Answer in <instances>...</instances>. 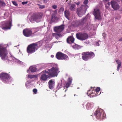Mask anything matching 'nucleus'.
<instances>
[{
  "mask_svg": "<svg viewBox=\"0 0 122 122\" xmlns=\"http://www.w3.org/2000/svg\"><path fill=\"white\" fill-rule=\"evenodd\" d=\"M28 77L30 78V79H32L34 78H37V75H27Z\"/></svg>",
  "mask_w": 122,
  "mask_h": 122,
  "instance_id": "nucleus-33",
  "label": "nucleus"
},
{
  "mask_svg": "<svg viewBox=\"0 0 122 122\" xmlns=\"http://www.w3.org/2000/svg\"><path fill=\"white\" fill-rule=\"evenodd\" d=\"M66 95H65L64 96V97H65V96H66Z\"/></svg>",
  "mask_w": 122,
  "mask_h": 122,
  "instance_id": "nucleus-60",
  "label": "nucleus"
},
{
  "mask_svg": "<svg viewBox=\"0 0 122 122\" xmlns=\"http://www.w3.org/2000/svg\"><path fill=\"white\" fill-rule=\"evenodd\" d=\"M54 80H50L48 82L49 86L50 89H52L54 86Z\"/></svg>",
  "mask_w": 122,
  "mask_h": 122,
  "instance_id": "nucleus-20",
  "label": "nucleus"
},
{
  "mask_svg": "<svg viewBox=\"0 0 122 122\" xmlns=\"http://www.w3.org/2000/svg\"><path fill=\"white\" fill-rule=\"evenodd\" d=\"M43 1L44 2L46 3L49 0H44Z\"/></svg>",
  "mask_w": 122,
  "mask_h": 122,
  "instance_id": "nucleus-46",
  "label": "nucleus"
},
{
  "mask_svg": "<svg viewBox=\"0 0 122 122\" xmlns=\"http://www.w3.org/2000/svg\"><path fill=\"white\" fill-rule=\"evenodd\" d=\"M12 3L15 6H17L18 5V4L15 1H12Z\"/></svg>",
  "mask_w": 122,
  "mask_h": 122,
  "instance_id": "nucleus-39",
  "label": "nucleus"
},
{
  "mask_svg": "<svg viewBox=\"0 0 122 122\" xmlns=\"http://www.w3.org/2000/svg\"><path fill=\"white\" fill-rule=\"evenodd\" d=\"M54 14H52L51 16V21L53 22L55 21L56 19L57 18L56 17L55 15L57 14V12L56 10H54Z\"/></svg>",
  "mask_w": 122,
  "mask_h": 122,
  "instance_id": "nucleus-21",
  "label": "nucleus"
},
{
  "mask_svg": "<svg viewBox=\"0 0 122 122\" xmlns=\"http://www.w3.org/2000/svg\"><path fill=\"white\" fill-rule=\"evenodd\" d=\"M93 14L95 16V19L100 20L101 18V15L99 10L98 9H94Z\"/></svg>",
  "mask_w": 122,
  "mask_h": 122,
  "instance_id": "nucleus-12",
  "label": "nucleus"
},
{
  "mask_svg": "<svg viewBox=\"0 0 122 122\" xmlns=\"http://www.w3.org/2000/svg\"><path fill=\"white\" fill-rule=\"evenodd\" d=\"M70 13L69 10H66L64 11L65 16L66 18L69 20V16L70 15Z\"/></svg>",
  "mask_w": 122,
  "mask_h": 122,
  "instance_id": "nucleus-23",
  "label": "nucleus"
},
{
  "mask_svg": "<svg viewBox=\"0 0 122 122\" xmlns=\"http://www.w3.org/2000/svg\"><path fill=\"white\" fill-rule=\"evenodd\" d=\"M87 7V5H81L80 7L77 8V13L79 16L81 17L85 14Z\"/></svg>",
  "mask_w": 122,
  "mask_h": 122,
  "instance_id": "nucleus-6",
  "label": "nucleus"
},
{
  "mask_svg": "<svg viewBox=\"0 0 122 122\" xmlns=\"http://www.w3.org/2000/svg\"><path fill=\"white\" fill-rule=\"evenodd\" d=\"M74 39L71 36H69L67 39V42L69 44H74Z\"/></svg>",
  "mask_w": 122,
  "mask_h": 122,
  "instance_id": "nucleus-17",
  "label": "nucleus"
},
{
  "mask_svg": "<svg viewBox=\"0 0 122 122\" xmlns=\"http://www.w3.org/2000/svg\"><path fill=\"white\" fill-rule=\"evenodd\" d=\"M5 5L6 4L3 0H0V8L4 7Z\"/></svg>",
  "mask_w": 122,
  "mask_h": 122,
  "instance_id": "nucleus-32",
  "label": "nucleus"
},
{
  "mask_svg": "<svg viewBox=\"0 0 122 122\" xmlns=\"http://www.w3.org/2000/svg\"><path fill=\"white\" fill-rule=\"evenodd\" d=\"M15 61L18 64H21L22 63V62L17 59L16 60V61Z\"/></svg>",
  "mask_w": 122,
  "mask_h": 122,
  "instance_id": "nucleus-37",
  "label": "nucleus"
},
{
  "mask_svg": "<svg viewBox=\"0 0 122 122\" xmlns=\"http://www.w3.org/2000/svg\"><path fill=\"white\" fill-rule=\"evenodd\" d=\"M121 65V64L118 65L117 66L120 67Z\"/></svg>",
  "mask_w": 122,
  "mask_h": 122,
  "instance_id": "nucleus-52",
  "label": "nucleus"
},
{
  "mask_svg": "<svg viewBox=\"0 0 122 122\" xmlns=\"http://www.w3.org/2000/svg\"><path fill=\"white\" fill-rule=\"evenodd\" d=\"M8 52L6 48L5 47L3 44H0V56L1 59L4 61H6V62H9L7 55Z\"/></svg>",
  "mask_w": 122,
  "mask_h": 122,
  "instance_id": "nucleus-2",
  "label": "nucleus"
},
{
  "mask_svg": "<svg viewBox=\"0 0 122 122\" xmlns=\"http://www.w3.org/2000/svg\"><path fill=\"white\" fill-rule=\"evenodd\" d=\"M120 67H118V66H117V71H118L119 70V69L120 68Z\"/></svg>",
  "mask_w": 122,
  "mask_h": 122,
  "instance_id": "nucleus-50",
  "label": "nucleus"
},
{
  "mask_svg": "<svg viewBox=\"0 0 122 122\" xmlns=\"http://www.w3.org/2000/svg\"><path fill=\"white\" fill-rule=\"evenodd\" d=\"M94 115L97 119H102L106 118V115L103 110L101 109H98L96 110L94 113Z\"/></svg>",
  "mask_w": 122,
  "mask_h": 122,
  "instance_id": "nucleus-4",
  "label": "nucleus"
},
{
  "mask_svg": "<svg viewBox=\"0 0 122 122\" xmlns=\"http://www.w3.org/2000/svg\"><path fill=\"white\" fill-rule=\"evenodd\" d=\"M69 9L71 11H74L76 9V5L74 4H71Z\"/></svg>",
  "mask_w": 122,
  "mask_h": 122,
  "instance_id": "nucleus-29",
  "label": "nucleus"
},
{
  "mask_svg": "<svg viewBox=\"0 0 122 122\" xmlns=\"http://www.w3.org/2000/svg\"><path fill=\"white\" fill-rule=\"evenodd\" d=\"M109 0H104L103 2L104 3L106 8L108 9L110 5L109 2Z\"/></svg>",
  "mask_w": 122,
  "mask_h": 122,
  "instance_id": "nucleus-25",
  "label": "nucleus"
},
{
  "mask_svg": "<svg viewBox=\"0 0 122 122\" xmlns=\"http://www.w3.org/2000/svg\"><path fill=\"white\" fill-rule=\"evenodd\" d=\"M61 84H58L57 87V88L58 89H59L61 87Z\"/></svg>",
  "mask_w": 122,
  "mask_h": 122,
  "instance_id": "nucleus-38",
  "label": "nucleus"
},
{
  "mask_svg": "<svg viewBox=\"0 0 122 122\" xmlns=\"http://www.w3.org/2000/svg\"><path fill=\"white\" fill-rule=\"evenodd\" d=\"M87 52L89 59L92 58L94 56L95 54L93 52Z\"/></svg>",
  "mask_w": 122,
  "mask_h": 122,
  "instance_id": "nucleus-27",
  "label": "nucleus"
},
{
  "mask_svg": "<svg viewBox=\"0 0 122 122\" xmlns=\"http://www.w3.org/2000/svg\"><path fill=\"white\" fill-rule=\"evenodd\" d=\"M0 77L2 81L5 83H10L12 80L11 78L9 77L7 73H2L0 74Z\"/></svg>",
  "mask_w": 122,
  "mask_h": 122,
  "instance_id": "nucleus-5",
  "label": "nucleus"
},
{
  "mask_svg": "<svg viewBox=\"0 0 122 122\" xmlns=\"http://www.w3.org/2000/svg\"><path fill=\"white\" fill-rule=\"evenodd\" d=\"M75 4H76L77 5H78L80 4V3L79 2H75Z\"/></svg>",
  "mask_w": 122,
  "mask_h": 122,
  "instance_id": "nucleus-47",
  "label": "nucleus"
},
{
  "mask_svg": "<svg viewBox=\"0 0 122 122\" xmlns=\"http://www.w3.org/2000/svg\"><path fill=\"white\" fill-rule=\"evenodd\" d=\"M88 0H85L84 2V4L85 5H86L88 3Z\"/></svg>",
  "mask_w": 122,
  "mask_h": 122,
  "instance_id": "nucleus-42",
  "label": "nucleus"
},
{
  "mask_svg": "<svg viewBox=\"0 0 122 122\" xmlns=\"http://www.w3.org/2000/svg\"><path fill=\"white\" fill-rule=\"evenodd\" d=\"M119 40L120 41H122V37L120 38Z\"/></svg>",
  "mask_w": 122,
  "mask_h": 122,
  "instance_id": "nucleus-49",
  "label": "nucleus"
},
{
  "mask_svg": "<svg viewBox=\"0 0 122 122\" xmlns=\"http://www.w3.org/2000/svg\"><path fill=\"white\" fill-rule=\"evenodd\" d=\"M100 90V88L99 87H97L95 91L93 90H89L88 91L87 94L90 97H93L97 96V95H99L101 93L98 94V92Z\"/></svg>",
  "mask_w": 122,
  "mask_h": 122,
  "instance_id": "nucleus-9",
  "label": "nucleus"
},
{
  "mask_svg": "<svg viewBox=\"0 0 122 122\" xmlns=\"http://www.w3.org/2000/svg\"><path fill=\"white\" fill-rule=\"evenodd\" d=\"M116 62L118 64V65L121 64L120 61L118 60H117L116 61Z\"/></svg>",
  "mask_w": 122,
  "mask_h": 122,
  "instance_id": "nucleus-43",
  "label": "nucleus"
},
{
  "mask_svg": "<svg viewBox=\"0 0 122 122\" xmlns=\"http://www.w3.org/2000/svg\"><path fill=\"white\" fill-rule=\"evenodd\" d=\"M41 17V15L40 14H34L31 16L29 20L32 23H34L35 21L37 22H39L40 21Z\"/></svg>",
  "mask_w": 122,
  "mask_h": 122,
  "instance_id": "nucleus-7",
  "label": "nucleus"
},
{
  "mask_svg": "<svg viewBox=\"0 0 122 122\" xmlns=\"http://www.w3.org/2000/svg\"><path fill=\"white\" fill-rule=\"evenodd\" d=\"M24 35L26 37H29L31 36L32 32L31 30L28 29H24L23 31Z\"/></svg>",
  "mask_w": 122,
  "mask_h": 122,
  "instance_id": "nucleus-15",
  "label": "nucleus"
},
{
  "mask_svg": "<svg viewBox=\"0 0 122 122\" xmlns=\"http://www.w3.org/2000/svg\"><path fill=\"white\" fill-rule=\"evenodd\" d=\"M31 85L32 86L33 84L30 81H27L25 83V86L26 88L27 89L30 88Z\"/></svg>",
  "mask_w": 122,
  "mask_h": 122,
  "instance_id": "nucleus-28",
  "label": "nucleus"
},
{
  "mask_svg": "<svg viewBox=\"0 0 122 122\" xmlns=\"http://www.w3.org/2000/svg\"><path fill=\"white\" fill-rule=\"evenodd\" d=\"M111 4L112 8L115 10H117L120 8V6L119 4L114 0L111 1Z\"/></svg>",
  "mask_w": 122,
  "mask_h": 122,
  "instance_id": "nucleus-13",
  "label": "nucleus"
},
{
  "mask_svg": "<svg viewBox=\"0 0 122 122\" xmlns=\"http://www.w3.org/2000/svg\"><path fill=\"white\" fill-rule=\"evenodd\" d=\"M101 43V41H100L96 42V44H95V45L96 46H99L100 45V43Z\"/></svg>",
  "mask_w": 122,
  "mask_h": 122,
  "instance_id": "nucleus-35",
  "label": "nucleus"
},
{
  "mask_svg": "<svg viewBox=\"0 0 122 122\" xmlns=\"http://www.w3.org/2000/svg\"><path fill=\"white\" fill-rule=\"evenodd\" d=\"M67 3L68 5H70L71 4V2L70 1V2H68Z\"/></svg>",
  "mask_w": 122,
  "mask_h": 122,
  "instance_id": "nucleus-53",
  "label": "nucleus"
},
{
  "mask_svg": "<svg viewBox=\"0 0 122 122\" xmlns=\"http://www.w3.org/2000/svg\"><path fill=\"white\" fill-rule=\"evenodd\" d=\"M72 79L71 77H70L68 78V81L66 83L65 86H64V89H65V87L67 88L69 87L72 82Z\"/></svg>",
  "mask_w": 122,
  "mask_h": 122,
  "instance_id": "nucleus-19",
  "label": "nucleus"
},
{
  "mask_svg": "<svg viewBox=\"0 0 122 122\" xmlns=\"http://www.w3.org/2000/svg\"><path fill=\"white\" fill-rule=\"evenodd\" d=\"M87 20V17H86L83 19L79 20H76L73 22L72 23V25L74 27H76L79 25H83L84 27L83 29L86 30L88 29V26L85 23Z\"/></svg>",
  "mask_w": 122,
  "mask_h": 122,
  "instance_id": "nucleus-3",
  "label": "nucleus"
},
{
  "mask_svg": "<svg viewBox=\"0 0 122 122\" xmlns=\"http://www.w3.org/2000/svg\"><path fill=\"white\" fill-rule=\"evenodd\" d=\"M29 70L32 72H35L36 71L37 69L35 66H31L29 68V70H27V71L28 73H29Z\"/></svg>",
  "mask_w": 122,
  "mask_h": 122,
  "instance_id": "nucleus-22",
  "label": "nucleus"
},
{
  "mask_svg": "<svg viewBox=\"0 0 122 122\" xmlns=\"http://www.w3.org/2000/svg\"><path fill=\"white\" fill-rule=\"evenodd\" d=\"M120 67H118V66H117V71H118L119 70V69L120 68Z\"/></svg>",
  "mask_w": 122,
  "mask_h": 122,
  "instance_id": "nucleus-51",
  "label": "nucleus"
},
{
  "mask_svg": "<svg viewBox=\"0 0 122 122\" xmlns=\"http://www.w3.org/2000/svg\"><path fill=\"white\" fill-rule=\"evenodd\" d=\"M61 34H56L52 33V36L55 37L56 39H58L61 36Z\"/></svg>",
  "mask_w": 122,
  "mask_h": 122,
  "instance_id": "nucleus-30",
  "label": "nucleus"
},
{
  "mask_svg": "<svg viewBox=\"0 0 122 122\" xmlns=\"http://www.w3.org/2000/svg\"><path fill=\"white\" fill-rule=\"evenodd\" d=\"M39 6V7L41 9H43L45 7V6L44 5H40L39 4L38 5Z\"/></svg>",
  "mask_w": 122,
  "mask_h": 122,
  "instance_id": "nucleus-36",
  "label": "nucleus"
},
{
  "mask_svg": "<svg viewBox=\"0 0 122 122\" xmlns=\"http://www.w3.org/2000/svg\"><path fill=\"white\" fill-rule=\"evenodd\" d=\"M55 31L56 33H60L62 32L64 29V25H61L59 26H56L54 27Z\"/></svg>",
  "mask_w": 122,
  "mask_h": 122,
  "instance_id": "nucleus-14",
  "label": "nucleus"
},
{
  "mask_svg": "<svg viewBox=\"0 0 122 122\" xmlns=\"http://www.w3.org/2000/svg\"><path fill=\"white\" fill-rule=\"evenodd\" d=\"M37 45L36 43H33L29 45L27 47V51L28 53H31L35 52L36 49L37 50Z\"/></svg>",
  "mask_w": 122,
  "mask_h": 122,
  "instance_id": "nucleus-10",
  "label": "nucleus"
},
{
  "mask_svg": "<svg viewBox=\"0 0 122 122\" xmlns=\"http://www.w3.org/2000/svg\"><path fill=\"white\" fill-rule=\"evenodd\" d=\"M46 13L49 12L50 13V11L49 10H47V11H46Z\"/></svg>",
  "mask_w": 122,
  "mask_h": 122,
  "instance_id": "nucleus-48",
  "label": "nucleus"
},
{
  "mask_svg": "<svg viewBox=\"0 0 122 122\" xmlns=\"http://www.w3.org/2000/svg\"><path fill=\"white\" fill-rule=\"evenodd\" d=\"M67 90V89H66V90H65V92H66V91Z\"/></svg>",
  "mask_w": 122,
  "mask_h": 122,
  "instance_id": "nucleus-59",
  "label": "nucleus"
},
{
  "mask_svg": "<svg viewBox=\"0 0 122 122\" xmlns=\"http://www.w3.org/2000/svg\"><path fill=\"white\" fill-rule=\"evenodd\" d=\"M68 1V0H66V2H67Z\"/></svg>",
  "mask_w": 122,
  "mask_h": 122,
  "instance_id": "nucleus-56",
  "label": "nucleus"
},
{
  "mask_svg": "<svg viewBox=\"0 0 122 122\" xmlns=\"http://www.w3.org/2000/svg\"><path fill=\"white\" fill-rule=\"evenodd\" d=\"M118 2H119L120 0H121L122 2V0H117Z\"/></svg>",
  "mask_w": 122,
  "mask_h": 122,
  "instance_id": "nucleus-55",
  "label": "nucleus"
},
{
  "mask_svg": "<svg viewBox=\"0 0 122 122\" xmlns=\"http://www.w3.org/2000/svg\"><path fill=\"white\" fill-rule=\"evenodd\" d=\"M71 46L73 48L75 49H80L82 47L81 46H80L77 44H76L75 43H74V44H72Z\"/></svg>",
  "mask_w": 122,
  "mask_h": 122,
  "instance_id": "nucleus-26",
  "label": "nucleus"
},
{
  "mask_svg": "<svg viewBox=\"0 0 122 122\" xmlns=\"http://www.w3.org/2000/svg\"><path fill=\"white\" fill-rule=\"evenodd\" d=\"M75 95H74V96H75Z\"/></svg>",
  "mask_w": 122,
  "mask_h": 122,
  "instance_id": "nucleus-61",
  "label": "nucleus"
},
{
  "mask_svg": "<svg viewBox=\"0 0 122 122\" xmlns=\"http://www.w3.org/2000/svg\"><path fill=\"white\" fill-rule=\"evenodd\" d=\"M63 53L61 52H57L56 54V58L58 60H61L62 56L63 55Z\"/></svg>",
  "mask_w": 122,
  "mask_h": 122,
  "instance_id": "nucleus-24",
  "label": "nucleus"
},
{
  "mask_svg": "<svg viewBox=\"0 0 122 122\" xmlns=\"http://www.w3.org/2000/svg\"><path fill=\"white\" fill-rule=\"evenodd\" d=\"M94 106V104L93 102H88L86 105V108L87 109H91Z\"/></svg>",
  "mask_w": 122,
  "mask_h": 122,
  "instance_id": "nucleus-18",
  "label": "nucleus"
},
{
  "mask_svg": "<svg viewBox=\"0 0 122 122\" xmlns=\"http://www.w3.org/2000/svg\"><path fill=\"white\" fill-rule=\"evenodd\" d=\"M11 26V22L10 21L3 22L0 24V27L5 30L10 29Z\"/></svg>",
  "mask_w": 122,
  "mask_h": 122,
  "instance_id": "nucleus-8",
  "label": "nucleus"
},
{
  "mask_svg": "<svg viewBox=\"0 0 122 122\" xmlns=\"http://www.w3.org/2000/svg\"><path fill=\"white\" fill-rule=\"evenodd\" d=\"M4 15H5L6 16L8 17V13H4Z\"/></svg>",
  "mask_w": 122,
  "mask_h": 122,
  "instance_id": "nucleus-44",
  "label": "nucleus"
},
{
  "mask_svg": "<svg viewBox=\"0 0 122 122\" xmlns=\"http://www.w3.org/2000/svg\"><path fill=\"white\" fill-rule=\"evenodd\" d=\"M82 57L83 59L85 61H86L89 59L87 52L83 53Z\"/></svg>",
  "mask_w": 122,
  "mask_h": 122,
  "instance_id": "nucleus-16",
  "label": "nucleus"
},
{
  "mask_svg": "<svg viewBox=\"0 0 122 122\" xmlns=\"http://www.w3.org/2000/svg\"><path fill=\"white\" fill-rule=\"evenodd\" d=\"M19 45H18V46H15V47H16V46H19Z\"/></svg>",
  "mask_w": 122,
  "mask_h": 122,
  "instance_id": "nucleus-57",
  "label": "nucleus"
},
{
  "mask_svg": "<svg viewBox=\"0 0 122 122\" xmlns=\"http://www.w3.org/2000/svg\"><path fill=\"white\" fill-rule=\"evenodd\" d=\"M64 8L63 7H61L58 11V12L60 13H62L64 11Z\"/></svg>",
  "mask_w": 122,
  "mask_h": 122,
  "instance_id": "nucleus-34",
  "label": "nucleus"
},
{
  "mask_svg": "<svg viewBox=\"0 0 122 122\" xmlns=\"http://www.w3.org/2000/svg\"><path fill=\"white\" fill-rule=\"evenodd\" d=\"M61 58V60H69V58L68 56L66 55L63 53Z\"/></svg>",
  "mask_w": 122,
  "mask_h": 122,
  "instance_id": "nucleus-31",
  "label": "nucleus"
},
{
  "mask_svg": "<svg viewBox=\"0 0 122 122\" xmlns=\"http://www.w3.org/2000/svg\"><path fill=\"white\" fill-rule=\"evenodd\" d=\"M59 72L57 65L55 64L54 66L48 70L47 71L45 70L40 73V80L41 81H45L49 76H56Z\"/></svg>",
  "mask_w": 122,
  "mask_h": 122,
  "instance_id": "nucleus-1",
  "label": "nucleus"
},
{
  "mask_svg": "<svg viewBox=\"0 0 122 122\" xmlns=\"http://www.w3.org/2000/svg\"><path fill=\"white\" fill-rule=\"evenodd\" d=\"M27 3V1L24 2H22V4H23V5H24L25 4H26Z\"/></svg>",
  "mask_w": 122,
  "mask_h": 122,
  "instance_id": "nucleus-45",
  "label": "nucleus"
},
{
  "mask_svg": "<svg viewBox=\"0 0 122 122\" xmlns=\"http://www.w3.org/2000/svg\"><path fill=\"white\" fill-rule=\"evenodd\" d=\"M52 8L54 9H55L57 7V6L56 5H53L52 6Z\"/></svg>",
  "mask_w": 122,
  "mask_h": 122,
  "instance_id": "nucleus-40",
  "label": "nucleus"
},
{
  "mask_svg": "<svg viewBox=\"0 0 122 122\" xmlns=\"http://www.w3.org/2000/svg\"><path fill=\"white\" fill-rule=\"evenodd\" d=\"M77 88L79 89V88L78 87V88Z\"/></svg>",
  "mask_w": 122,
  "mask_h": 122,
  "instance_id": "nucleus-62",
  "label": "nucleus"
},
{
  "mask_svg": "<svg viewBox=\"0 0 122 122\" xmlns=\"http://www.w3.org/2000/svg\"><path fill=\"white\" fill-rule=\"evenodd\" d=\"M33 92L35 93V94H36L37 92V90L36 89H34L33 90Z\"/></svg>",
  "mask_w": 122,
  "mask_h": 122,
  "instance_id": "nucleus-41",
  "label": "nucleus"
},
{
  "mask_svg": "<svg viewBox=\"0 0 122 122\" xmlns=\"http://www.w3.org/2000/svg\"><path fill=\"white\" fill-rule=\"evenodd\" d=\"M76 38L78 40L83 41L88 38V36L85 33H78L76 34Z\"/></svg>",
  "mask_w": 122,
  "mask_h": 122,
  "instance_id": "nucleus-11",
  "label": "nucleus"
},
{
  "mask_svg": "<svg viewBox=\"0 0 122 122\" xmlns=\"http://www.w3.org/2000/svg\"><path fill=\"white\" fill-rule=\"evenodd\" d=\"M17 25H18V26H19L20 25L19 24H18Z\"/></svg>",
  "mask_w": 122,
  "mask_h": 122,
  "instance_id": "nucleus-58",
  "label": "nucleus"
},
{
  "mask_svg": "<svg viewBox=\"0 0 122 122\" xmlns=\"http://www.w3.org/2000/svg\"><path fill=\"white\" fill-rule=\"evenodd\" d=\"M54 56L53 55H51V57L52 58H53L54 57Z\"/></svg>",
  "mask_w": 122,
  "mask_h": 122,
  "instance_id": "nucleus-54",
  "label": "nucleus"
}]
</instances>
